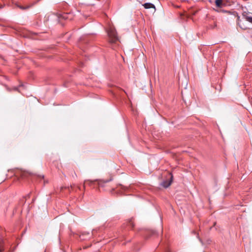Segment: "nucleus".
Segmentation results:
<instances>
[{
	"label": "nucleus",
	"instance_id": "obj_1",
	"mask_svg": "<svg viewBox=\"0 0 252 252\" xmlns=\"http://www.w3.org/2000/svg\"><path fill=\"white\" fill-rule=\"evenodd\" d=\"M107 32L109 37L110 42L112 43H115L118 40L117 32L114 28L110 27Z\"/></svg>",
	"mask_w": 252,
	"mask_h": 252
},
{
	"label": "nucleus",
	"instance_id": "obj_2",
	"mask_svg": "<svg viewBox=\"0 0 252 252\" xmlns=\"http://www.w3.org/2000/svg\"><path fill=\"white\" fill-rule=\"evenodd\" d=\"M217 12H223L227 13L228 15L230 16V19L231 20H234L236 18H237V20H239L240 19V17L238 15V14L236 12H230L229 11H226L222 9H217L215 10Z\"/></svg>",
	"mask_w": 252,
	"mask_h": 252
},
{
	"label": "nucleus",
	"instance_id": "obj_3",
	"mask_svg": "<svg viewBox=\"0 0 252 252\" xmlns=\"http://www.w3.org/2000/svg\"><path fill=\"white\" fill-rule=\"evenodd\" d=\"M217 12H223L227 13L228 15L230 16V19L231 20H234L236 18H237V20H239L240 19V17L238 15V14L236 12H230L229 11H226L222 9H217L215 10Z\"/></svg>",
	"mask_w": 252,
	"mask_h": 252
},
{
	"label": "nucleus",
	"instance_id": "obj_4",
	"mask_svg": "<svg viewBox=\"0 0 252 252\" xmlns=\"http://www.w3.org/2000/svg\"><path fill=\"white\" fill-rule=\"evenodd\" d=\"M243 16L247 21L252 24V16L249 15L246 12L243 13Z\"/></svg>",
	"mask_w": 252,
	"mask_h": 252
},
{
	"label": "nucleus",
	"instance_id": "obj_5",
	"mask_svg": "<svg viewBox=\"0 0 252 252\" xmlns=\"http://www.w3.org/2000/svg\"><path fill=\"white\" fill-rule=\"evenodd\" d=\"M172 176L171 175V177H170V181H163L162 183V186L163 187H164V188H167L171 184V182H172Z\"/></svg>",
	"mask_w": 252,
	"mask_h": 252
},
{
	"label": "nucleus",
	"instance_id": "obj_6",
	"mask_svg": "<svg viewBox=\"0 0 252 252\" xmlns=\"http://www.w3.org/2000/svg\"><path fill=\"white\" fill-rule=\"evenodd\" d=\"M143 6L146 9H149L151 8H155V5L151 3H145L143 4Z\"/></svg>",
	"mask_w": 252,
	"mask_h": 252
},
{
	"label": "nucleus",
	"instance_id": "obj_7",
	"mask_svg": "<svg viewBox=\"0 0 252 252\" xmlns=\"http://www.w3.org/2000/svg\"><path fill=\"white\" fill-rule=\"evenodd\" d=\"M97 181V180L92 181V180H87L85 181L84 184H86L89 185L90 186H92L93 184H94Z\"/></svg>",
	"mask_w": 252,
	"mask_h": 252
},
{
	"label": "nucleus",
	"instance_id": "obj_8",
	"mask_svg": "<svg viewBox=\"0 0 252 252\" xmlns=\"http://www.w3.org/2000/svg\"><path fill=\"white\" fill-rule=\"evenodd\" d=\"M215 3L218 7H222L223 6L222 0H216Z\"/></svg>",
	"mask_w": 252,
	"mask_h": 252
},
{
	"label": "nucleus",
	"instance_id": "obj_9",
	"mask_svg": "<svg viewBox=\"0 0 252 252\" xmlns=\"http://www.w3.org/2000/svg\"><path fill=\"white\" fill-rule=\"evenodd\" d=\"M90 235V234L89 233H87V232H83L82 233V234L80 236V237L81 238V240H85L86 239V238L84 237L85 235Z\"/></svg>",
	"mask_w": 252,
	"mask_h": 252
},
{
	"label": "nucleus",
	"instance_id": "obj_10",
	"mask_svg": "<svg viewBox=\"0 0 252 252\" xmlns=\"http://www.w3.org/2000/svg\"><path fill=\"white\" fill-rule=\"evenodd\" d=\"M28 173L25 171H21V176L22 178H25L27 176Z\"/></svg>",
	"mask_w": 252,
	"mask_h": 252
},
{
	"label": "nucleus",
	"instance_id": "obj_11",
	"mask_svg": "<svg viewBox=\"0 0 252 252\" xmlns=\"http://www.w3.org/2000/svg\"><path fill=\"white\" fill-rule=\"evenodd\" d=\"M19 7V8L22 10H25V9H28L29 6H27V7H24V6H18Z\"/></svg>",
	"mask_w": 252,
	"mask_h": 252
},
{
	"label": "nucleus",
	"instance_id": "obj_12",
	"mask_svg": "<svg viewBox=\"0 0 252 252\" xmlns=\"http://www.w3.org/2000/svg\"><path fill=\"white\" fill-rule=\"evenodd\" d=\"M129 224L131 225V227H133L134 225H133V222L132 221H130L129 222Z\"/></svg>",
	"mask_w": 252,
	"mask_h": 252
},
{
	"label": "nucleus",
	"instance_id": "obj_13",
	"mask_svg": "<svg viewBox=\"0 0 252 252\" xmlns=\"http://www.w3.org/2000/svg\"><path fill=\"white\" fill-rule=\"evenodd\" d=\"M63 18L66 19L67 18V15L65 14L64 16H63Z\"/></svg>",
	"mask_w": 252,
	"mask_h": 252
},
{
	"label": "nucleus",
	"instance_id": "obj_14",
	"mask_svg": "<svg viewBox=\"0 0 252 252\" xmlns=\"http://www.w3.org/2000/svg\"><path fill=\"white\" fill-rule=\"evenodd\" d=\"M94 232H95V230H93L92 231V235H94Z\"/></svg>",
	"mask_w": 252,
	"mask_h": 252
},
{
	"label": "nucleus",
	"instance_id": "obj_15",
	"mask_svg": "<svg viewBox=\"0 0 252 252\" xmlns=\"http://www.w3.org/2000/svg\"><path fill=\"white\" fill-rule=\"evenodd\" d=\"M238 24L239 25V27H240L241 28H243L241 26V25H240L239 23H238Z\"/></svg>",
	"mask_w": 252,
	"mask_h": 252
},
{
	"label": "nucleus",
	"instance_id": "obj_16",
	"mask_svg": "<svg viewBox=\"0 0 252 252\" xmlns=\"http://www.w3.org/2000/svg\"><path fill=\"white\" fill-rule=\"evenodd\" d=\"M167 252H170V251H168Z\"/></svg>",
	"mask_w": 252,
	"mask_h": 252
},
{
	"label": "nucleus",
	"instance_id": "obj_17",
	"mask_svg": "<svg viewBox=\"0 0 252 252\" xmlns=\"http://www.w3.org/2000/svg\"><path fill=\"white\" fill-rule=\"evenodd\" d=\"M0 252H1V250H0Z\"/></svg>",
	"mask_w": 252,
	"mask_h": 252
}]
</instances>
